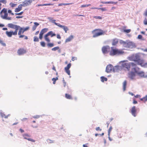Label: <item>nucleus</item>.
<instances>
[{
	"mask_svg": "<svg viewBox=\"0 0 147 147\" xmlns=\"http://www.w3.org/2000/svg\"><path fill=\"white\" fill-rule=\"evenodd\" d=\"M137 63L133 62H123L122 65V67L124 69L129 71L131 69L133 71L137 72Z\"/></svg>",
	"mask_w": 147,
	"mask_h": 147,
	"instance_id": "1",
	"label": "nucleus"
},
{
	"mask_svg": "<svg viewBox=\"0 0 147 147\" xmlns=\"http://www.w3.org/2000/svg\"><path fill=\"white\" fill-rule=\"evenodd\" d=\"M7 26L9 28L15 29L14 31L11 30L10 31H6L5 34L7 36L10 37L13 35H16L17 34L18 28L20 27L18 25L9 23L8 24Z\"/></svg>",
	"mask_w": 147,
	"mask_h": 147,
	"instance_id": "2",
	"label": "nucleus"
},
{
	"mask_svg": "<svg viewBox=\"0 0 147 147\" xmlns=\"http://www.w3.org/2000/svg\"><path fill=\"white\" fill-rule=\"evenodd\" d=\"M7 11L6 9L3 8L1 11L0 13L1 17L3 19L11 20V17H7L8 14Z\"/></svg>",
	"mask_w": 147,
	"mask_h": 147,
	"instance_id": "3",
	"label": "nucleus"
},
{
	"mask_svg": "<svg viewBox=\"0 0 147 147\" xmlns=\"http://www.w3.org/2000/svg\"><path fill=\"white\" fill-rule=\"evenodd\" d=\"M92 33L93 34V37L95 38L99 36L104 35L105 32L101 29H96L92 31Z\"/></svg>",
	"mask_w": 147,
	"mask_h": 147,
	"instance_id": "4",
	"label": "nucleus"
},
{
	"mask_svg": "<svg viewBox=\"0 0 147 147\" xmlns=\"http://www.w3.org/2000/svg\"><path fill=\"white\" fill-rule=\"evenodd\" d=\"M111 49L110 52V55L111 56H113L117 54H121L124 53V52L122 50L116 48H114V47H111Z\"/></svg>",
	"mask_w": 147,
	"mask_h": 147,
	"instance_id": "5",
	"label": "nucleus"
},
{
	"mask_svg": "<svg viewBox=\"0 0 147 147\" xmlns=\"http://www.w3.org/2000/svg\"><path fill=\"white\" fill-rule=\"evenodd\" d=\"M20 27L18 28V30H19L18 32V35L19 36V38H22L24 37V36H22V34H23L24 32L27 31L29 29L30 27L29 26L26 27L25 28H22L20 26L18 25Z\"/></svg>",
	"mask_w": 147,
	"mask_h": 147,
	"instance_id": "6",
	"label": "nucleus"
},
{
	"mask_svg": "<svg viewBox=\"0 0 147 147\" xmlns=\"http://www.w3.org/2000/svg\"><path fill=\"white\" fill-rule=\"evenodd\" d=\"M56 34L53 33L52 31H50L48 32L44 36L45 40L47 41L48 42H49L50 41V39H49V36H50L51 37H52L54 36H56Z\"/></svg>",
	"mask_w": 147,
	"mask_h": 147,
	"instance_id": "7",
	"label": "nucleus"
},
{
	"mask_svg": "<svg viewBox=\"0 0 147 147\" xmlns=\"http://www.w3.org/2000/svg\"><path fill=\"white\" fill-rule=\"evenodd\" d=\"M117 67H115V68H114L113 66H112L111 64H109L107 66L106 69V71L107 73H109L112 71L114 72L115 71V69L117 68Z\"/></svg>",
	"mask_w": 147,
	"mask_h": 147,
	"instance_id": "8",
	"label": "nucleus"
},
{
	"mask_svg": "<svg viewBox=\"0 0 147 147\" xmlns=\"http://www.w3.org/2000/svg\"><path fill=\"white\" fill-rule=\"evenodd\" d=\"M48 30V29L47 28H44L42 29L40 31L39 34V38L40 40H42L43 34L46 32Z\"/></svg>",
	"mask_w": 147,
	"mask_h": 147,
	"instance_id": "9",
	"label": "nucleus"
},
{
	"mask_svg": "<svg viewBox=\"0 0 147 147\" xmlns=\"http://www.w3.org/2000/svg\"><path fill=\"white\" fill-rule=\"evenodd\" d=\"M131 113L132 115L136 117L137 115V110L135 106L133 107L131 109Z\"/></svg>",
	"mask_w": 147,
	"mask_h": 147,
	"instance_id": "10",
	"label": "nucleus"
},
{
	"mask_svg": "<svg viewBox=\"0 0 147 147\" xmlns=\"http://www.w3.org/2000/svg\"><path fill=\"white\" fill-rule=\"evenodd\" d=\"M26 53V50L22 48L19 49L17 51V53L19 55H23Z\"/></svg>",
	"mask_w": 147,
	"mask_h": 147,
	"instance_id": "11",
	"label": "nucleus"
},
{
	"mask_svg": "<svg viewBox=\"0 0 147 147\" xmlns=\"http://www.w3.org/2000/svg\"><path fill=\"white\" fill-rule=\"evenodd\" d=\"M32 1H34V0H26L22 4L24 7L26 6L30 5Z\"/></svg>",
	"mask_w": 147,
	"mask_h": 147,
	"instance_id": "12",
	"label": "nucleus"
},
{
	"mask_svg": "<svg viewBox=\"0 0 147 147\" xmlns=\"http://www.w3.org/2000/svg\"><path fill=\"white\" fill-rule=\"evenodd\" d=\"M71 65V64L69 63L67 65V66L65 68V71L69 75H70V71L69 69L70 68Z\"/></svg>",
	"mask_w": 147,
	"mask_h": 147,
	"instance_id": "13",
	"label": "nucleus"
},
{
	"mask_svg": "<svg viewBox=\"0 0 147 147\" xmlns=\"http://www.w3.org/2000/svg\"><path fill=\"white\" fill-rule=\"evenodd\" d=\"M23 136L25 139L27 140L28 141H30L33 142H34L35 141V140L32 138H28L30 137V136L28 134H24L23 135Z\"/></svg>",
	"mask_w": 147,
	"mask_h": 147,
	"instance_id": "14",
	"label": "nucleus"
},
{
	"mask_svg": "<svg viewBox=\"0 0 147 147\" xmlns=\"http://www.w3.org/2000/svg\"><path fill=\"white\" fill-rule=\"evenodd\" d=\"M133 71H131L128 74V77L131 79H133L135 76V72H134Z\"/></svg>",
	"mask_w": 147,
	"mask_h": 147,
	"instance_id": "15",
	"label": "nucleus"
},
{
	"mask_svg": "<svg viewBox=\"0 0 147 147\" xmlns=\"http://www.w3.org/2000/svg\"><path fill=\"white\" fill-rule=\"evenodd\" d=\"M23 6L21 4H20L18 6V8H16L15 9V12H18L21 11L22 9V7Z\"/></svg>",
	"mask_w": 147,
	"mask_h": 147,
	"instance_id": "16",
	"label": "nucleus"
},
{
	"mask_svg": "<svg viewBox=\"0 0 147 147\" xmlns=\"http://www.w3.org/2000/svg\"><path fill=\"white\" fill-rule=\"evenodd\" d=\"M109 48L108 47L104 46L102 48V51L103 53L104 54H106L108 53Z\"/></svg>",
	"mask_w": 147,
	"mask_h": 147,
	"instance_id": "17",
	"label": "nucleus"
},
{
	"mask_svg": "<svg viewBox=\"0 0 147 147\" xmlns=\"http://www.w3.org/2000/svg\"><path fill=\"white\" fill-rule=\"evenodd\" d=\"M53 18H51V17H49V21L50 22H51L53 23H54V24H55L56 25L59 26L60 25V24L56 22H55L56 20H53Z\"/></svg>",
	"mask_w": 147,
	"mask_h": 147,
	"instance_id": "18",
	"label": "nucleus"
},
{
	"mask_svg": "<svg viewBox=\"0 0 147 147\" xmlns=\"http://www.w3.org/2000/svg\"><path fill=\"white\" fill-rule=\"evenodd\" d=\"M59 27L62 28L65 31V33H67V31L69 30L67 26H62L60 24Z\"/></svg>",
	"mask_w": 147,
	"mask_h": 147,
	"instance_id": "19",
	"label": "nucleus"
},
{
	"mask_svg": "<svg viewBox=\"0 0 147 147\" xmlns=\"http://www.w3.org/2000/svg\"><path fill=\"white\" fill-rule=\"evenodd\" d=\"M118 42V40L116 38L113 39L112 41V45L114 46L117 45Z\"/></svg>",
	"mask_w": 147,
	"mask_h": 147,
	"instance_id": "20",
	"label": "nucleus"
},
{
	"mask_svg": "<svg viewBox=\"0 0 147 147\" xmlns=\"http://www.w3.org/2000/svg\"><path fill=\"white\" fill-rule=\"evenodd\" d=\"M74 38V36L71 35L68 38H66L65 40V42H67L70 41Z\"/></svg>",
	"mask_w": 147,
	"mask_h": 147,
	"instance_id": "21",
	"label": "nucleus"
},
{
	"mask_svg": "<svg viewBox=\"0 0 147 147\" xmlns=\"http://www.w3.org/2000/svg\"><path fill=\"white\" fill-rule=\"evenodd\" d=\"M136 73H137V74L140 76H141V77H145V76H144V72L143 71H140L139 72H138L137 71V72H136Z\"/></svg>",
	"mask_w": 147,
	"mask_h": 147,
	"instance_id": "22",
	"label": "nucleus"
},
{
	"mask_svg": "<svg viewBox=\"0 0 147 147\" xmlns=\"http://www.w3.org/2000/svg\"><path fill=\"white\" fill-rule=\"evenodd\" d=\"M65 96L66 98L68 99H73L71 95L68 94H65Z\"/></svg>",
	"mask_w": 147,
	"mask_h": 147,
	"instance_id": "23",
	"label": "nucleus"
},
{
	"mask_svg": "<svg viewBox=\"0 0 147 147\" xmlns=\"http://www.w3.org/2000/svg\"><path fill=\"white\" fill-rule=\"evenodd\" d=\"M92 9H100L102 11H105L107 10L106 8L105 7H102V8H97V7H94L92 8Z\"/></svg>",
	"mask_w": 147,
	"mask_h": 147,
	"instance_id": "24",
	"label": "nucleus"
},
{
	"mask_svg": "<svg viewBox=\"0 0 147 147\" xmlns=\"http://www.w3.org/2000/svg\"><path fill=\"white\" fill-rule=\"evenodd\" d=\"M141 100L143 101L144 102H146L147 101V95H146L143 98L140 99Z\"/></svg>",
	"mask_w": 147,
	"mask_h": 147,
	"instance_id": "25",
	"label": "nucleus"
},
{
	"mask_svg": "<svg viewBox=\"0 0 147 147\" xmlns=\"http://www.w3.org/2000/svg\"><path fill=\"white\" fill-rule=\"evenodd\" d=\"M126 85L127 81L125 80L123 82V91H125V90Z\"/></svg>",
	"mask_w": 147,
	"mask_h": 147,
	"instance_id": "26",
	"label": "nucleus"
},
{
	"mask_svg": "<svg viewBox=\"0 0 147 147\" xmlns=\"http://www.w3.org/2000/svg\"><path fill=\"white\" fill-rule=\"evenodd\" d=\"M73 4L72 3H60L58 5L59 6H61L63 5H71Z\"/></svg>",
	"mask_w": 147,
	"mask_h": 147,
	"instance_id": "27",
	"label": "nucleus"
},
{
	"mask_svg": "<svg viewBox=\"0 0 147 147\" xmlns=\"http://www.w3.org/2000/svg\"><path fill=\"white\" fill-rule=\"evenodd\" d=\"M100 78L101 81L102 82H104V81H107V79L106 78L104 77L103 76L101 77Z\"/></svg>",
	"mask_w": 147,
	"mask_h": 147,
	"instance_id": "28",
	"label": "nucleus"
},
{
	"mask_svg": "<svg viewBox=\"0 0 147 147\" xmlns=\"http://www.w3.org/2000/svg\"><path fill=\"white\" fill-rule=\"evenodd\" d=\"M58 80V78L57 77L56 78H53L52 79V80L53 81V84H55L56 83V80Z\"/></svg>",
	"mask_w": 147,
	"mask_h": 147,
	"instance_id": "29",
	"label": "nucleus"
},
{
	"mask_svg": "<svg viewBox=\"0 0 147 147\" xmlns=\"http://www.w3.org/2000/svg\"><path fill=\"white\" fill-rule=\"evenodd\" d=\"M34 42H38L39 41V39L38 37L36 36H34Z\"/></svg>",
	"mask_w": 147,
	"mask_h": 147,
	"instance_id": "30",
	"label": "nucleus"
},
{
	"mask_svg": "<svg viewBox=\"0 0 147 147\" xmlns=\"http://www.w3.org/2000/svg\"><path fill=\"white\" fill-rule=\"evenodd\" d=\"M1 115L2 117L4 118H5L6 119L8 118V115H6L5 114L3 113H1Z\"/></svg>",
	"mask_w": 147,
	"mask_h": 147,
	"instance_id": "31",
	"label": "nucleus"
},
{
	"mask_svg": "<svg viewBox=\"0 0 147 147\" xmlns=\"http://www.w3.org/2000/svg\"><path fill=\"white\" fill-rule=\"evenodd\" d=\"M51 3H47L45 4H38V6H47V5H51Z\"/></svg>",
	"mask_w": 147,
	"mask_h": 147,
	"instance_id": "32",
	"label": "nucleus"
},
{
	"mask_svg": "<svg viewBox=\"0 0 147 147\" xmlns=\"http://www.w3.org/2000/svg\"><path fill=\"white\" fill-rule=\"evenodd\" d=\"M112 126H110V127H109V129L108 130V136H110V133H111V130H112Z\"/></svg>",
	"mask_w": 147,
	"mask_h": 147,
	"instance_id": "33",
	"label": "nucleus"
},
{
	"mask_svg": "<svg viewBox=\"0 0 147 147\" xmlns=\"http://www.w3.org/2000/svg\"><path fill=\"white\" fill-rule=\"evenodd\" d=\"M59 49V47H55L52 49V50L53 51H56L58 50Z\"/></svg>",
	"mask_w": 147,
	"mask_h": 147,
	"instance_id": "34",
	"label": "nucleus"
},
{
	"mask_svg": "<svg viewBox=\"0 0 147 147\" xmlns=\"http://www.w3.org/2000/svg\"><path fill=\"white\" fill-rule=\"evenodd\" d=\"M94 18L96 19H102V17L100 16H95Z\"/></svg>",
	"mask_w": 147,
	"mask_h": 147,
	"instance_id": "35",
	"label": "nucleus"
},
{
	"mask_svg": "<svg viewBox=\"0 0 147 147\" xmlns=\"http://www.w3.org/2000/svg\"><path fill=\"white\" fill-rule=\"evenodd\" d=\"M47 46L49 47H52L54 46V44L52 43H49L47 44Z\"/></svg>",
	"mask_w": 147,
	"mask_h": 147,
	"instance_id": "36",
	"label": "nucleus"
},
{
	"mask_svg": "<svg viewBox=\"0 0 147 147\" xmlns=\"http://www.w3.org/2000/svg\"><path fill=\"white\" fill-rule=\"evenodd\" d=\"M40 45L42 47H45V43L44 42H41Z\"/></svg>",
	"mask_w": 147,
	"mask_h": 147,
	"instance_id": "37",
	"label": "nucleus"
},
{
	"mask_svg": "<svg viewBox=\"0 0 147 147\" xmlns=\"http://www.w3.org/2000/svg\"><path fill=\"white\" fill-rule=\"evenodd\" d=\"M47 142L49 143H52L54 142V141L53 140H51L49 139H48L47 140Z\"/></svg>",
	"mask_w": 147,
	"mask_h": 147,
	"instance_id": "38",
	"label": "nucleus"
},
{
	"mask_svg": "<svg viewBox=\"0 0 147 147\" xmlns=\"http://www.w3.org/2000/svg\"><path fill=\"white\" fill-rule=\"evenodd\" d=\"M101 3L102 4H110L111 1H107V2L102 1V2H101Z\"/></svg>",
	"mask_w": 147,
	"mask_h": 147,
	"instance_id": "39",
	"label": "nucleus"
},
{
	"mask_svg": "<svg viewBox=\"0 0 147 147\" xmlns=\"http://www.w3.org/2000/svg\"><path fill=\"white\" fill-rule=\"evenodd\" d=\"M124 31L125 32L127 33H129L131 31V30L130 29L125 30H124Z\"/></svg>",
	"mask_w": 147,
	"mask_h": 147,
	"instance_id": "40",
	"label": "nucleus"
},
{
	"mask_svg": "<svg viewBox=\"0 0 147 147\" xmlns=\"http://www.w3.org/2000/svg\"><path fill=\"white\" fill-rule=\"evenodd\" d=\"M144 24L146 25H147V19L146 18H145L144 20Z\"/></svg>",
	"mask_w": 147,
	"mask_h": 147,
	"instance_id": "41",
	"label": "nucleus"
},
{
	"mask_svg": "<svg viewBox=\"0 0 147 147\" xmlns=\"http://www.w3.org/2000/svg\"><path fill=\"white\" fill-rule=\"evenodd\" d=\"M0 43L3 46H5V43H4L3 42V41L2 40H0Z\"/></svg>",
	"mask_w": 147,
	"mask_h": 147,
	"instance_id": "42",
	"label": "nucleus"
},
{
	"mask_svg": "<svg viewBox=\"0 0 147 147\" xmlns=\"http://www.w3.org/2000/svg\"><path fill=\"white\" fill-rule=\"evenodd\" d=\"M8 13H10L11 14V15L12 16H13L14 15V13H12V11L11 10H8Z\"/></svg>",
	"mask_w": 147,
	"mask_h": 147,
	"instance_id": "43",
	"label": "nucleus"
},
{
	"mask_svg": "<svg viewBox=\"0 0 147 147\" xmlns=\"http://www.w3.org/2000/svg\"><path fill=\"white\" fill-rule=\"evenodd\" d=\"M90 5V4H88V5H81V7H88Z\"/></svg>",
	"mask_w": 147,
	"mask_h": 147,
	"instance_id": "44",
	"label": "nucleus"
},
{
	"mask_svg": "<svg viewBox=\"0 0 147 147\" xmlns=\"http://www.w3.org/2000/svg\"><path fill=\"white\" fill-rule=\"evenodd\" d=\"M23 13H24V12L22 11L19 13H16L15 14L16 15H22Z\"/></svg>",
	"mask_w": 147,
	"mask_h": 147,
	"instance_id": "45",
	"label": "nucleus"
},
{
	"mask_svg": "<svg viewBox=\"0 0 147 147\" xmlns=\"http://www.w3.org/2000/svg\"><path fill=\"white\" fill-rule=\"evenodd\" d=\"M34 25L35 26H36V27L38 26L39 25V23H38L37 22H34Z\"/></svg>",
	"mask_w": 147,
	"mask_h": 147,
	"instance_id": "46",
	"label": "nucleus"
},
{
	"mask_svg": "<svg viewBox=\"0 0 147 147\" xmlns=\"http://www.w3.org/2000/svg\"><path fill=\"white\" fill-rule=\"evenodd\" d=\"M11 6L12 7H14L16 6L17 4H14L13 3H11Z\"/></svg>",
	"mask_w": 147,
	"mask_h": 147,
	"instance_id": "47",
	"label": "nucleus"
},
{
	"mask_svg": "<svg viewBox=\"0 0 147 147\" xmlns=\"http://www.w3.org/2000/svg\"><path fill=\"white\" fill-rule=\"evenodd\" d=\"M96 131H98V130H100V131H101V130H102L101 129H100V127H99L96 128Z\"/></svg>",
	"mask_w": 147,
	"mask_h": 147,
	"instance_id": "48",
	"label": "nucleus"
},
{
	"mask_svg": "<svg viewBox=\"0 0 147 147\" xmlns=\"http://www.w3.org/2000/svg\"><path fill=\"white\" fill-rule=\"evenodd\" d=\"M77 59V58L76 57H72L71 60L73 61H74V60H76Z\"/></svg>",
	"mask_w": 147,
	"mask_h": 147,
	"instance_id": "49",
	"label": "nucleus"
},
{
	"mask_svg": "<svg viewBox=\"0 0 147 147\" xmlns=\"http://www.w3.org/2000/svg\"><path fill=\"white\" fill-rule=\"evenodd\" d=\"M142 66H143L145 67H147V62L144 63V64L142 65Z\"/></svg>",
	"mask_w": 147,
	"mask_h": 147,
	"instance_id": "50",
	"label": "nucleus"
},
{
	"mask_svg": "<svg viewBox=\"0 0 147 147\" xmlns=\"http://www.w3.org/2000/svg\"><path fill=\"white\" fill-rule=\"evenodd\" d=\"M63 83L64 86V87H65L66 86V83L64 80H63Z\"/></svg>",
	"mask_w": 147,
	"mask_h": 147,
	"instance_id": "51",
	"label": "nucleus"
},
{
	"mask_svg": "<svg viewBox=\"0 0 147 147\" xmlns=\"http://www.w3.org/2000/svg\"><path fill=\"white\" fill-rule=\"evenodd\" d=\"M36 27L34 25L32 28V30L33 31L35 30L36 29Z\"/></svg>",
	"mask_w": 147,
	"mask_h": 147,
	"instance_id": "52",
	"label": "nucleus"
},
{
	"mask_svg": "<svg viewBox=\"0 0 147 147\" xmlns=\"http://www.w3.org/2000/svg\"><path fill=\"white\" fill-rule=\"evenodd\" d=\"M142 36L141 35H139L138 36V39H141L142 38Z\"/></svg>",
	"mask_w": 147,
	"mask_h": 147,
	"instance_id": "53",
	"label": "nucleus"
},
{
	"mask_svg": "<svg viewBox=\"0 0 147 147\" xmlns=\"http://www.w3.org/2000/svg\"><path fill=\"white\" fill-rule=\"evenodd\" d=\"M57 38L58 39H60L61 38V37L60 35L59 34H57Z\"/></svg>",
	"mask_w": 147,
	"mask_h": 147,
	"instance_id": "54",
	"label": "nucleus"
},
{
	"mask_svg": "<svg viewBox=\"0 0 147 147\" xmlns=\"http://www.w3.org/2000/svg\"><path fill=\"white\" fill-rule=\"evenodd\" d=\"M0 2H2V3H6V0H1L0 1Z\"/></svg>",
	"mask_w": 147,
	"mask_h": 147,
	"instance_id": "55",
	"label": "nucleus"
},
{
	"mask_svg": "<svg viewBox=\"0 0 147 147\" xmlns=\"http://www.w3.org/2000/svg\"><path fill=\"white\" fill-rule=\"evenodd\" d=\"M122 136V135L121 134H118V137L119 138H121Z\"/></svg>",
	"mask_w": 147,
	"mask_h": 147,
	"instance_id": "56",
	"label": "nucleus"
},
{
	"mask_svg": "<svg viewBox=\"0 0 147 147\" xmlns=\"http://www.w3.org/2000/svg\"><path fill=\"white\" fill-rule=\"evenodd\" d=\"M23 17L22 16H17L16 17V18L17 19H19L22 18Z\"/></svg>",
	"mask_w": 147,
	"mask_h": 147,
	"instance_id": "57",
	"label": "nucleus"
},
{
	"mask_svg": "<svg viewBox=\"0 0 147 147\" xmlns=\"http://www.w3.org/2000/svg\"><path fill=\"white\" fill-rule=\"evenodd\" d=\"M22 36H24V39H25L27 40L28 39V38L27 36H25V35H22Z\"/></svg>",
	"mask_w": 147,
	"mask_h": 147,
	"instance_id": "58",
	"label": "nucleus"
},
{
	"mask_svg": "<svg viewBox=\"0 0 147 147\" xmlns=\"http://www.w3.org/2000/svg\"><path fill=\"white\" fill-rule=\"evenodd\" d=\"M52 69L53 70H54L55 71H56V69H55V66L54 65L53 66V68H52Z\"/></svg>",
	"mask_w": 147,
	"mask_h": 147,
	"instance_id": "59",
	"label": "nucleus"
},
{
	"mask_svg": "<svg viewBox=\"0 0 147 147\" xmlns=\"http://www.w3.org/2000/svg\"><path fill=\"white\" fill-rule=\"evenodd\" d=\"M20 131L22 133L24 132V131L22 129H20Z\"/></svg>",
	"mask_w": 147,
	"mask_h": 147,
	"instance_id": "60",
	"label": "nucleus"
},
{
	"mask_svg": "<svg viewBox=\"0 0 147 147\" xmlns=\"http://www.w3.org/2000/svg\"><path fill=\"white\" fill-rule=\"evenodd\" d=\"M133 103L134 104H136L137 103V102L136 101L134 100L133 102Z\"/></svg>",
	"mask_w": 147,
	"mask_h": 147,
	"instance_id": "61",
	"label": "nucleus"
},
{
	"mask_svg": "<svg viewBox=\"0 0 147 147\" xmlns=\"http://www.w3.org/2000/svg\"><path fill=\"white\" fill-rule=\"evenodd\" d=\"M76 16H82L83 17H84L85 16L84 15H75Z\"/></svg>",
	"mask_w": 147,
	"mask_h": 147,
	"instance_id": "62",
	"label": "nucleus"
},
{
	"mask_svg": "<svg viewBox=\"0 0 147 147\" xmlns=\"http://www.w3.org/2000/svg\"><path fill=\"white\" fill-rule=\"evenodd\" d=\"M39 31H36L35 33V34L36 35H37L38 33H39Z\"/></svg>",
	"mask_w": 147,
	"mask_h": 147,
	"instance_id": "63",
	"label": "nucleus"
},
{
	"mask_svg": "<svg viewBox=\"0 0 147 147\" xmlns=\"http://www.w3.org/2000/svg\"><path fill=\"white\" fill-rule=\"evenodd\" d=\"M2 29L4 30H7V29L6 28H4Z\"/></svg>",
	"mask_w": 147,
	"mask_h": 147,
	"instance_id": "64",
	"label": "nucleus"
}]
</instances>
